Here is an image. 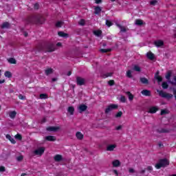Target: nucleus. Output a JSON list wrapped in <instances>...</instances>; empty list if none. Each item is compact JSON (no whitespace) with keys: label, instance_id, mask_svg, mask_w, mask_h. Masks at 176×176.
<instances>
[{"label":"nucleus","instance_id":"1","mask_svg":"<svg viewBox=\"0 0 176 176\" xmlns=\"http://www.w3.org/2000/svg\"><path fill=\"white\" fill-rule=\"evenodd\" d=\"M25 21L26 24H43L45 17L41 14H31L27 16Z\"/></svg>","mask_w":176,"mask_h":176},{"label":"nucleus","instance_id":"2","mask_svg":"<svg viewBox=\"0 0 176 176\" xmlns=\"http://www.w3.org/2000/svg\"><path fill=\"white\" fill-rule=\"evenodd\" d=\"M38 52H45V53H52L56 50V46L52 43H39L36 46Z\"/></svg>","mask_w":176,"mask_h":176},{"label":"nucleus","instance_id":"3","mask_svg":"<svg viewBox=\"0 0 176 176\" xmlns=\"http://www.w3.org/2000/svg\"><path fill=\"white\" fill-rule=\"evenodd\" d=\"M169 165H170V162L168 161L166 158H164V159H160L158 163L155 164V168H157V170H160L162 167H167V166H169Z\"/></svg>","mask_w":176,"mask_h":176},{"label":"nucleus","instance_id":"4","mask_svg":"<svg viewBox=\"0 0 176 176\" xmlns=\"http://www.w3.org/2000/svg\"><path fill=\"white\" fill-rule=\"evenodd\" d=\"M157 93H158L160 97H162V98H166V100H171V98L174 97L172 94L164 92L163 90L157 89Z\"/></svg>","mask_w":176,"mask_h":176},{"label":"nucleus","instance_id":"5","mask_svg":"<svg viewBox=\"0 0 176 176\" xmlns=\"http://www.w3.org/2000/svg\"><path fill=\"white\" fill-rule=\"evenodd\" d=\"M118 107L119 106H118V104H111L105 109L104 113L106 115H108V113H109V112H111V111H113V109H118Z\"/></svg>","mask_w":176,"mask_h":176},{"label":"nucleus","instance_id":"6","mask_svg":"<svg viewBox=\"0 0 176 176\" xmlns=\"http://www.w3.org/2000/svg\"><path fill=\"white\" fill-rule=\"evenodd\" d=\"M77 86H85L86 85V80L80 76L76 78Z\"/></svg>","mask_w":176,"mask_h":176},{"label":"nucleus","instance_id":"7","mask_svg":"<svg viewBox=\"0 0 176 176\" xmlns=\"http://www.w3.org/2000/svg\"><path fill=\"white\" fill-rule=\"evenodd\" d=\"M34 155H38L40 156H42L43 153H45V148L41 147L34 151Z\"/></svg>","mask_w":176,"mask_h":176},{"label":"nucleus","instance_id":"8","mask_svg":"<svg viewBox=\"0 0 176 176\" xmlns=\"http://www.w3.org/2000/svg\"><path fill=\"white\" fill-rule=\"evenodd\" d=\"M159 111V107L153 106L148 109V113H156Z\"/></svg>","mask_w":176,"mask_h":176},{"label":"nucleus","instance_id":"9","mask_svg":"<svg viewBox=\"0 0 176 176\" xmlns=\"http://www.w3.org/2000/svg\"><path fill=\"white\" fill-rule=\"evenodd\" d=\"M45 141H49L50 142H54V141H57V138L53 135H48L45 138Z\"/></svg>","mask_w":176,"mask_h":176},{"label":"nucleus","instance_id":"10","mask_svg":"<svg viewBox=\"0 0 176 176\" xmlns=\"http://www.w3.org/2000/svg\"><path fill=\"white\" fill-rule=\"evenodd\" d=\"M58 130H60V126H47L46 128V131L50 132H52V131L56 132V131H58Z\"/></svg>","mask_w":176,"mask_h":176},{"label":"nucleus","instance_id":"11","mask_svg":"<svg viewBox=\"0 0 176 176\" xmlns=\"http://www.w3.org/2000/svg\"><path fill=\"white\" fill-rule=\"evenodd\" d=\"M159 74H160V72L157 71L155 75V79H156L157 82L158 83H160L161 82H163V78L160 76H159Z\"/></svg>","mask_w":176,"mask_h":176},{"label":"nucleus","instance_id":"12","mask_svg":"<svg viewBox=\"0 0 176 176\" xmlns=\"http://www.w3.org/2000/svg\"><path fill=\"white\" fill-rule=\"evenodd\" d=\"M154 45L157 47H162V46H164V41L162 40H158L154 42Z\"/></svg>","mask_w":176,"mask_h":176},{"label":"nucleus","instance_id":"13","mask_svg":"<svg viewBox=\"0 0 176 176\" xmlns=\"http://www.w3.org/2000/svg\"><path fill=\"white\" fill-rule=\"evenodd\" d=\"M157 131L160 134H166V133H170V131H171V130L162 128L160 129H157Z\"/></svg>","mask_w":176,"mask_h":176},{"label":"nucleus","instance_id":"14","mask_svg":"<svg viewBox=\"0 0 176 176\" xmlns=\"http://www.w3.org/2000/svg\"><path fill=\"white\" fill-rule=\"evenodd\" d=\"M141 94L142 96H145L146 97H151V91L148 90V89H144L141 91Z\"/></svg>","mask_w":176,"mask_h":176},{"label":"nucleus","instance_id":"15","mask_svg":"<svg viewBox=\"0 0 176 176\" xmlns=\"http://www.w3.org/2000/svg\"><path fill=\"white\" fill-rule=\"evenodd\" d=\"M78 109L80 111V113H82V112H85V111H87V106L86 104H80L78 107Z\"/></svg>","mask_w":176,"mask_h":176},{"label":"nucleus","instance_id":"16","mask_svg":"<svg viewBox=\"0 0 176 176\" xmlns=\"http://www.w3.org/2000/svg\"><path fill=\"white\" fill-rule=\"evenodd\" d=\"M115 148H116V144H109L107 146V151L112 152V151L115 150Z\"/></svg>","mask_w":176,"mask_h":176},{"label":"nucleus","instance_id":"17","mask_svg":"<svg viewBox=\"0 0 176 176\" xmlns=\"http://www.w3.org/2000/svg\"><path fill=\"white\" fill-rule=\"evenodd\" d=\"M140 80L141 83H142L143 85H149V80H148L145 77H141L140 78Z\"/></svg>","mask_w":176,"mask_h":176},{"label":"nucleus","instance_id":"18","mask_svg":"<svg viewBox=\"0 0 176 176\" xmlns=\"http://www.w3.org/2000/svg\"><path fill=\"white\" fill-rule=\"evenodd\" d=\"M171 75H173V72H171V70H169L166 72L165 78H166V79H167V80L168 82H170V80H171Z\"/></svg>","mask_w":176,"mask_h":176},{"label":"nucleus","instance_id":"19","mask_svg":"<svg viewBox=\"0 0 176 176\" xmlns=\"http://www.w3.org/2000/svg\"><path fill=\"white\" fill-rule=\"evenodd\" d=\"M55 162H61L63 160V155L57 154L54 157Z\"/></svg>","mask_w":176,"mask_h":176},{"label":"nucleus","instance_id":"20","mask_svg":"<svg viewBox=\"0 0 176 176\" xmlns=\"http://www.w3.org/2000/svg\"><path fill=\"white\" fill-rule=\"evenodd\" d=\"M1 28L2 30H5L6 28H10V23H9V22H4L3 23V24L1 26Z\"/></svg>","mask_w":176,"mask_h":176},{"label":"nucleus","instance_id":"21","mask_svg":"<svg viewBox=\"0 0 176 176\" xmlns=\"http://www.w3.org/2000/svg\"><path fill=\"white\" fill-rule=\"evenodd\" d=\"M113 167H120V161L118 160H115L112 162Z\"/></svg>","mask_w":176,"mask_h":176},{"label":"nucleus","instance_id":"22","mask_svg":"<svg viewBox=\"0 0 176 176\" xmlns=\"http://www.w3.org/2000/svg\"><path fill=\"white\" fill-rule=\"evenodd\" d=\"M6 138L7 140H9L12 144H16V140H14V138H12V136L10 134H7L6 135Z\"/></svg>","mask_w":176,"mask_h":176},{"label":"nucleus","instance_id":"23","mask_svg":"<svg viewBox=\"0 0 176 176\" xmlns=\"http://www.w3.org/2000/svg\"><path fill=\"white\" fill-rule=\"evenodd\" d=\"M146 56L148 60H155V54H153V53H152L151 52H148L146 54Z\"/></svg>","mask_w":176,"mask_h":176},{"label":"nucleus","instance_id":"24","mask_svg":"<svg viewBox=\"0 0 176 176\" xmlns=\"http://www.w3.org/2000/svg\"><path fill=\"white\" fill-rule=\"evenodd\" d=\"M126 94L128 96V98H129V101H133L134 100V95H133V94H131V92L126 91Z\"/></svg>","mask_w":176,"mask_h":176},{"label":"nucleus","instance_id":"25","mask_svg":"<svg viewBox=\"0 0 176 176\" xmlns=\"http://www.w3.org/2000/svg\"><path fill=\"white\" fill-rule=\"evenodd\" d=\"M101 7L96 6L94 8V14H100L101 13Z\"/></svg>","mask_w":176,"mask_h":176},{"label":"nucleus","instance_id":"26","mask_svg":"<svg viewBox=\"0 0 176 176\" xmlns=\"http://www.w3.org/2000/svg\"><path fill=\"white\" fill-rule=\"evenodd\" d=\"M16 115H17V112H16V111H12L9 113L10 119H14V118H16Z\"/></svg>","mask_w":176,"mask_h":176},{"label":"nucleus","instance_id":"27","mask_svg":"<svg viewBox=\"0 0 176 176\" xmlns=\"http://www.w3.org/2000/svg\"><path fill=\"white\" fill-rule=\"evenodd\" d=\"M116 25L118 28H120V32H126V31H127V30L126 29V28L122 26V25L119 24V23H116Z\"/></svg>","mask_w":176,"mask_h":176},{"label":"nucleus","instance_id":"28","mask_svg":"<svg viewBox=\"0 0 176 176\" xmlns=\"http://www.w3.org/2000/svg\"><path fill=\"white\" fill-rule=\"evenodd\" d=\"M169 83L173 86H176V76H173V78L169 80Z\"/></svg>","mask_w":176,"mask_h":176},{"label":"nucleus","instance_id":"29","mask_svg":"<svg viewBox=\"0 0 176 176\" xmlns=\"http://www.w3.org/2000/svg\"><path fill=\"white\" fill-rule=\"evenodd\" d=\"M53 73V69L52 68H49L45 69V74L47 76H49V75L52 74Z\"/></svg>","mask_w":176,"mask_h":176},{"label":"nucleus","instance_id":"30","mask_svg":"<svg viewBox=\"0 0 176 176\" xmlns=\"http://www.w3.org/2000/svg\"><path fill=\"white\" fill-rule=\"evenodd\" d=\"M109 76H112V72H109L101 75V77L103 78V79L109 78Z\"/></svg>","mask_w":176,"mask_h":176},{"label":"nucleus","instance_id":"31","mask_svg":"<svg viewBox=\"0 0 176 176\" xmlns=\"http://www.w3.org/2000/svg\"><path fill=\"white\" fill-rule=\"evenodd\" d=\"M58 35L59 36H61L62 38H67V36H68V34H67L64 32H58Z\"/></svg>","mask_w":176,"mask_h":176},{"label":"nucleus","instance_id":"32","mask_svg":"<svg viewBox=\"0 0 176 176\" xmlns=\"http://www.w3.org/2000/svg\"><path fill=\"white\" fill-rule=\"evenodd\" d=\"M76 137L78 140H83V134L80 132H77L76 133Z\"/></svg>","mask_w":176,"mask_h":176},{"label":"nucleus","instance_id":"33","mask_svg":"<svg viewBox=\"0 0 176 176\" xmlns=\"http://www.w3.org/2000/svg\"><path fill=\"white\" fill-rule=\"evenodd\" d=\"M67 112H69L70 115H74V112H75V108H74V107H69Z\"/></svg>","mask_w":176,"mask_h":176},{"label":"nucleus","instance_id":"34","mask_svg":"<svg viewBox=\"0 0 176 176\" xmlns=\"http://www.w3.org/2000/svg\"><path fill=\"white\" fill-rule=\"evenodd\" d=\"M4 76H6V78H8L9 79H10V78H12V72L9 71H6L4 73Z\"/></svg>","mask_w":176,"mask_h":176},{"label":"nucleus","instance_id":"35","mask_svg":"<svg viewBox=\"0 0 176 176\" xmlns=\"http://www.w3.org/2000/svg\"><path fill=\"white\" fill-rule=\"evenodd\" d=\"M135 24H136V25H143L144 21H142V19H136Z\"/></svg>","mask_w":176,"mask_h":176},{"label":"nucleus","instance_id":"36","mask_svg":"<svg viewBox=\"0 0 176 176\" xmlns=\"http://www.w3.org/2000/svg\"><path fill=\"white\" fill-rule=\"evenodd\" d=\"M168 113H170V112L168 111V110H167L166 109H162L161 112H160V115L162 116H163V115H167Z\"/></svg>","mask_w":176,"mask_h":176},{"label":"nucleus","instance_id":"37","mask_svg":"<svg viewBox=\"0 0 176 176\" xmlns=\"http://www.w3.org/2000/svg\"><path fill=\"white\" fill-rule=\"evenodd\" d=\"M8 63H10V64H16L17 61L14 58H10L8 59Z\"/></svg>","mask_w":176,"mask_h":176},{"label":"nucleus","instance_id":"38","mask_svg":"<svg viewBox=\"0 0 176 176\" xmlns=\"http://www.w3.org/2000/svg\"><path fill=\"white\" fill-rule=\"evenodd\" d=\"M94 35H96V36H101L102 34V31L101 30H95L94 32Z\"/></svg>","mask_w":176,"mask_h":176},{"label":"nucleus","instance_id":"39","mask_svg":"<svg viewBox=\"0 0 176 176\" xmlns=\"http://www.w3.org/2000/svg\"><path fill=\"white\" fill-rule=\"evenodd\" d=\"M40 98L41 100H46V98H49V96L46 94H40Z\"/></svg>","mask_w":176,"mask_h":176},{"label":"nucleus","instance_id":"40","mask_svg":"<svg viewBox=\"0 0 176 176\" xmlns=\"http://www.w3.org/2000/svg\"><path fill=\"white\" fill-rule=\"evenodd\" d=\"M100 52H101V53H109V52H112V49H111V48L101 49Z\"/></svg>","mask_w":176,"mask_h":176},{"label":"nucleus","instance_id":"41","mask_svg":"<svg viewBox=\"0 0 176 176\" xmlns=\"http://www.w3.org/2000/svg\"><path fill=\"white\" fill-rule=\"evenodd\" d=\"M133 71H135L136 72H141V67L136 65L133 67Z\"/></svg>","mask_w":176,"mask_h":176},{"label":"nucleus","instance_id":"42","mask_svg":"<svg viewBox=\"0 0 176 176\" xmlns=\"http://www.w3.org/2000/svg\"><path fill=\"white\" fill-rule=\"evenodd\" d=\"M162 89L166 90L168 87V84L167 83V82H162Z\"/></svg>","mask_w":176,"mask_h":176},{"label":"nucleus","instance_id":"43","mask_svg":"<svg viewBox=\"0 0 176 176\" xmlns=\"http://www.w3.org/2000/svg\"><path fill=\"white\" fill-rule=\"evenodd\" d=\"M126 77L129 78V79H131V78H133V75L131 74V70H128L126 72Z\"/></svg>","mask_w":176,"mask_h":176},{"label":"nucleus","instance_id":"44","mask_svg":"<svg viewBox=\"0 0 176 176\" xmlns=\"http://www.w3.org/2000/svg\"><path fill=\"white\" fill-rule=\"evenodd\" d=\"M15 138L16 140H19V141H21V140H23V136L21 134L17 133L16 135H15Z\"/></svg>","mask_w":176,"mask_h":176},{"label":"nucleus","instance_id":"45","mask_svg":"<svg viewBox=\"0 0 176 176\" xmlns=\"http://www.w3.org/2000/svg\"><path fill=\"white\" fill-rule=\"evenodd\" d=\"M122 115H123V112L119 111L116 114L115 118H122Z\"/></svg>","mask_w":176,"mask_h":176},{"label":"nucleus","instance_id":"46","mask_svg":"<svg viewBox=\"0 0 176 176\" xmlns=\"http://www.w3.org/2000/svg\"><path fill=\"white\" fill-rule=\"evenodd\" d=\"M113 23H112V22L109 20H106V25H107V27H111V25H113Z\"/></svg>","mask_w":176,"mask_h":176},{"label":"nucleus","instance_id":"47","mask_svg":"<svg viewBox=\"0 0 176 176\" xmlns=\"http://www.w3.org/2000/svg\"><path fill=\"white\" fill-rule=\"evenodd\" d=\"M86 21L85 19H80V21L78 22L79 25H85Z\"/></svg>","mask_w":176,"mask_h":176},{"label":"nucleus","instance_id":"48","mask_svg":"<svg viewBox=\"0 0 176 176\" xmlns=\"http://www.w3.org/2000/svg\"><path fill=\"white\" fill-rule=\"evenodd\" d=\"M120 101L121 102H126V96H122L121 98H120Z\"/></svg>","mask_w":176,"mask_h":176},{"label":"nucleus","instance_id":"49","mask_svg":"<svg viewBox=\"0 0 176 176\" xmlns=\"http://www.w3.org/2000/svg\"><path fill=\"white\" fill-rule=\"evenodd\" d=\"M62 24H63V22H61V21H58V22H56V27H57L58 28H60Z\"/></svg>","mask_w":176,"mask_h":176},{"label":"nucleus","instance_id":"50","mask_svg":"<svg viewBox=\"0 0 176 176\" xmlns=\"http://www.w3.org/2000/svg\"><path fill=\"white\" fill-rule=\"evenodd\" d=\"M157 3V0H153L150 1V5H152L153 6H155Z\"/></svg>","mask_w":176,"mask_h":176},{"label":"nucleus","instance_id":"51","mask_svg":"<svg viewBox=\"0 0 176 176\" xmlns=\"http://www.w3.org/2000/svg\"><path fill=\"white\" fill-rule=\"evenodd\" d=\"M23 159H24V157L23 155H19L16 157L17 162H21V160H23Z\"/></svg>","mask_w":176,"mask_h":176},{"label":"nucleus","instance_id":"52","mask_svg":"<svg viewBox=\"0 0 176 176\" xmlns=\"http://www.w3.org/2000/svg\"><path fill=\"white\" fill-rule=\"evenodd\" d=\"M19 100H26V97H25V96H23V95H21V94H19Z\"/></svg>","mask_w":176,"mask_h":176},{"label":"nucleus","instance_id":"53","mask_svg":"<svg viewBox=\"0 0 176 176\" xmlns=\"http://www.w3.org/2000/svg\"><path fill=\"white\" fill-rule=\"evenodd\" d=\"M108 83H109V86H113V85H115V80H109Z\"/></svg>","mask_w":176,"mask_h":176},{"label":"nucleus","instance_id":"54","mask_svg":"<svg viewBox=\"0 0 176 176\" xmlns=\"http://www.w3.org/2000/svg\"><path fill=\"white\" fill-rule=\"evenodd\" d=\"M34 8L35 9V10H38V9H39V4L38 3H36L34 6Z\"/></svg>","mask_w":176,"mask_h":176},{"label":"nucleus","instance_id":"55","mask_svg":"<svg viewBox=\"0 0 176 176\" xmlns=\"http://www.w3.org/2000/svg\"><path fill=\"white\" fill-rule=\"evenodd\" d=\"M6 170V169L5 168V166H0V171L1 173H3Z\"/></svg>","mask_w":176,"mask_h":176},{"label":"nucleus","instance_id":"56","mask_svg":"<svg viewBox=\"0 0 176 176\" xmlns=\"http://www.w3.org/2000/svg\"><path fill=\"white\" fill-rule=\"evenodd\" d=\"M153 170V168L151 166H147L148 171H152Z\"/></svg>","mask_w":176,"mask_h":176},{"label":"nucleus","instance_id":"57","mask_svg":"<svg viewBox=\"0 0 176 176\" xmlns=\"http://www.w3.org/2000/svg\"><path fill=\"white\" fill-rule=\"evenodd\" d=\"M122 125H120L116 127V130H117V131H119V130H122Z\"/></svg>","mask_w":176,"mask_h":176},{"label":"nucleus","instance_id":"58","mask_svg":"<svg viewBox=\"0 0 176 176\" xmlns=\"http://www.w3.org/2000/svg\"><path fill=\"white\" fill-rule=\"evenodd\" d=\"M173 96H174L175 100L176 101V89H173Z\"/></svg>","mask_w":176,"mask_h":176},{"label":"nucleus","instance_id":"59","mask_svg":"<svg viewBox=\"0 0 176 176\" xmlns=\"http://www.w3.org/2000/svg\"><path fill=\"white\" fill-rule=\"evenodd\" d=\"M113 173H114V174H116V175H117V176L119 175V173L118 172L117 170H113Z\"/></svg>","mask_w":176,"mask_h":176},{"label":"nucleus","instance_id":"60","mask_svg":"<svg viewBox=\"0 0 176 176\" xmlns=\"http://www.w3.org/2000/svg\"><path fill=\"white\" fill-rule=\"evenodd\" d=\"M41 123H46V118H43L41 120Z\"/></svg>","mask_w":176,"mask_h":176},{"label":"nucleus","instance_id":"61","mask_svg":"<svg viewBox=\"0 0 176 176\" xmlns=\"http://www.w3.org/2000/svg\"><path fill=\"white\" fill-rule=\"evenodd\" d=\"M158 146H160V148H163L164 146H163L162 142H159L158 143Z\"/></svg>","mask_w":176,"mask_h":176},{"label":"nucleus","instance_id":"62","mask_svg":"<svg viewBox=\"0 0 176 176\" xmlns=\"http://www.w3.org/2000/svg\"><path fill=\"white\" fill-rule=\"evenodd\" d=\"M102 2V0H96V3H101Z\"/></svg>","mask_w":176,"mask_h":176},{"label":"nucleus","instance_id":"63","mask_svg":"<svg viewBox=\"0 0 176 176\" xmlns=\"http://www.w3.org/2000/svg\"><path fill=\"white\" fill-rule=\"evenodd\" d=\"M5 80H0V85H2V83H5Z\"/></svg>","mask_w":176,"mask_h":176},{"label":"nucleus","instance_id":"64","mask_svg":"<svg viewBox=\"0 0 176 176\" xmlns=\"http://www.w3.org/2000/svg\"><path fill=\"white\" fill-rule=\"evenodd\" d=\"M129 173H134V170L133 168L129 169Z\"/></svg>","mask_w":176,"mask_h":176}]
</instances>
